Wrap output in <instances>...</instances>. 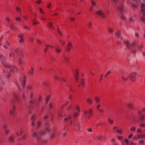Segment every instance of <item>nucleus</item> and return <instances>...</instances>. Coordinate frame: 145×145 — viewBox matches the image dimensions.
I'll return each instance as SVG.
<instances>
[{
	"label": "nucleus",
	"instance_id": "obj_1",
	"mask_svg": "<svg viewBox=\"0 0 145 145\" xmlns=\"http://www.w3.org/2000/svg\"><path fill=\"white\" fill-rule=\"evenodd\" d=\"M138 42L137 41H133L132 42L131 44H130L128 40H126L124 41V43L128 49L130 50L132 53L135 54L137 52L136 49V45L140 50H141V48L143 47V44L142 43L137 45Z\"/></svg>",
	"mask_w": 145,
	"mask_h": 145
},
{
	"label": "nucleus",
	"instance_id": "obj_2",
	"mask_svg": "<svg viewBox=\"0 0 145 145\" xmlns=\"http://www.w3.org/2000/svg\"><path fill=\"white\" fill-rule=\"evenodd\" d=\"M45 126V129L44 131L43 132L40 131L39 134L36 132L33 133L32 134L33 136L36 137L37 139H39L40 136L44 135V133L49 132L50 131L48 128V125L47 122H46Z\"/></svg>",
	"mask_w": 145,
	"mask_h": 145
},
{
	"label": "nucleus",
	"instance_id": "obj_3",
	"mask_svg": "<svg viewBox=\"0 0 145 145\" xmlns=\"http://www.w3.org/2000/svg\"><path fill=\"white\" fill-rule=\"evenodd\" d=\"M141 21L145 23V3H143L141 5V12L140 15Z\"/></svg>",
	"mask_w": 145,
	"mask_h": 145
},
{
	"label": "nucleus",
	"instance_id": "obj_4",
	"mask_svg": "<svg viewBox=\"0 0 145 145\" xmlns=\"http://www.w3.org/2000/svg\"><path fill=\"white\" fill-rule=\"evenodd\" d=\"M119 0H112L113 3H117L116 8L118 12H121L123 10V8L121 3L118 2Z\"/></svg>",
	"mask_w": 145,
	"mask_h": 145
},
{
	"label": "nucleus",
	"instance_id": "obj_5",
	"mask_svg": "<svg viewBox=\"0 0 145 145\" xmlns=\"http://www.w3.org/2000/svg\"><path fill=\"white\" fill-rule=\"evenodd\" d=\"M96 12L97 15L101 16L103 18L105 19L106 18L105 14L101 8H98Z\"/></svg>",
	"mask_w": 145,
	"mask_h": 145
},
{
	"label": "nucleus",
	"instance_id": "obj_6",
	"mask_svg": "<svg viewBox=\"0 0 145 145\" xmlns=\"http://www.w3.org/2000/svg\"><path fill=\"white\" fill-rule=\"evenodd\" d=\"M0 61L2 65L5 67H9L8 64L6 63L5 57L1 54H0Z\"/></svg>",
	"mask_w": 145,
	"mask_h": 145
},
{
	"label": "nucleus",
	"instance_id": "obj_7",
	"mask_svg": "<svg viewBox=\"0 0 145 145\" xmlns=\"http://www.w3.org/2000/svg\"><path fill=\"white\" fill-rule=\"evenodd\" d=\"M137 74V73L136 72H133L128 76V77L132 82H134L136 80L135 78Z\"/></svg>",
	"mask_w": 145,
	"mask_h": 145
},
{
	"label": "nucleus",
	"instance_id": "obj_8",
	"mask_svg": "<svg viewBox=\"0 0 145 145\" xmlns=\"http://www.w3.org/2000/svg\"><path fill=\"white\" fill-rule=\"evenodd\" d=\"M113 129L114 132L117 133L120 135H122L123 134V130L119 128L118 127H114L113 128Z\"/></svg>",
	"mask_w": 145,
	"mask_h": 145
},
{
	"label": "nucleus",
	"instance_id": "obj_9",
	"mask_svg": "<svg viewBox=\"0 0 145 145\" xmlns=\"http://www.w3.org/2000/svg\"><path fill=\"white\" fill-rule=\"evenodd\" d=\"M115 35L118 38V43L119 44L121 40L120 39V38L122 40V37H121L120 33V31H118L116 32L115 34Z\"/></svg>",
	"mask_w": 145,
	"mask_h": 145
},
{
	"label": "nucleus",
	"instance_id": "obj_10",
	"mask_svg": "<svg viewBox=\"0 0 145 145\" xmlns=\"http://www.w3.org/2000/svg\"><path fill=\"white\" fill-rule=\"evenodd\" d=\"M8 66L9 67L7 68H9L10 71L12 72H16L18 70V69L14 66H11L8 65Z\"/></svg>",
	"mask_w": 145,
	"mask_h": 145
},
{
	"label": "nucleus",
	"instance_id": "obj_11",
	"mask_svg": "<svg viewBox=\"0 0 145 145\" xmlns=\"http://www.w3.org/2000/svg\"><path fill=\"white\" fill-rule=\"evenodd\" d=\"M24 131L23 129H19L15 132V134L17 136H20L24 133Z\"/></svg>",
	"mask_w": 145,
	"mask_h": 145
},
{
	"label": "nucleus",
	"instance_id": "obj_12",
	"mask_svg": "<svg viewBox=\"0 0 145 145\" xmlns=\"http://www.w3.org/2000/svg\"><path fill=\"white\" fill-rule=\"evenodd\" d=\"M80 123L78 122H75L74 124V127L77 131H79L80 129Z\"/></svg>",
	"mask_w": 145,
	"mask_h": 145
},
{
	"label": "nucleus",
	"instance_id": "obj_13",
	"mask_svg": "<svg viewBox=\"0 0 145 145\" xmlns=\"http://www.w3.org/2000/svg\"><path fill=\"white\" fill-rule=\"evenodd\" d=\"M21 84L22 88H24L25 87V76H23L21 81Z\"/></svg>",
	"mask_w": 145,
	"mask_h": 145
},
{
	"label": "nucleus",
	"instance_id": "obj_14",
	"mask_svg": "<svg viewBox=\"0 0 145 145\" xmlns=\"http://www.w3.org/2000/svg\"><path fill=\"white\" fill-rule=\"evenodd\" d=\"M92 110L91 109H90L88 110V112H87L86 110H84V114L85 115H86L88 113L90 115L88 116V118H89L90 117V116L92 114Z\"/></svg>",
	"mask_w": 145,
	"mask_h": 145
},
{
	"label": "nucleus",
	"instance_id": "obj_15",
	"mask_svg": "<svg viewBox=\"0 0 145 145\" xmlns=\"http://www.w3.org/2000/svg\"><path fill=\"white\" fill-rule=\"evenodd\" d=\"M18 39H19V42L20 43H22L23 42L24 40L23 39V38L24 37V35L22 34H20L18 36Z\"/></svg>",
	"mask_w": 145,
	"mask_h": 145
},
{
	"label": "nucleus",
	"instance_id": "obj_16",
	"mask_svg": "<svg viewBox=\"0 0 145 145\" xmlns=\"http://www.w3.org/2000/svg\"><path fill=\"white\" fill-rule=\"evenodd\" d=\"M138 139H145V134L144 133L138 135Z\"/></svg>",
	"mask_w": 145,
	"mask_h": 145
},
{
	"label": "nucleus",
	"instance_id": "obj_17",
	"mask_svg": "<svg viewBox=\"0 0 145 145\" xmlns=\"http://www.w3.org/2000/svg\"><path fill=\"white\" fill-rule=\"evenodd\" d=\"M13 98L14 100L17 101L18 99V94L16 93H14L13 95Z\"/></svg>",
	"mask_w": 145,
	"mask_h": 145
},
{
	"label": "nucleus",
	"instance_id": "obj_18",
	"mask_svg": "<svg viewBox=\"0 0 145 145\" xmlns=\"http://www.w3.org/2000/svg\"><path fill=\"white\" fill-rule=\"evenodd\" d=\"M125 143L127 144V145H134L135 144L133 143L132 142L129 141L127 139H126L125 140Z\"/></svg>",
	"mask_w": 145,
	"mask_h": 145
},
{
	"label": "nucleus",
	"instance_id": "obj_19",
	"mask_svg": "<svg viewBox=\"0 0 145 145\" xmlns=\"http://www.w3.org/2000/svg\"><path fill=\"white\" fill-rule=\"evenodd\" d=\"M35 118V117L34 116H32L31 118V120L32 121L31 125L33 127L35 125V124L34 123V122L35 121V120H34Z\"/></svg>",
	"mask_w": 145,
	"mask_h": 145
},
{
	"label": "nucleus",
	"instance_id": "obj_20",
	"mask_svg": "<svg viewBox=\"0 0 145 145\" xmlns=\"http://www.w3.org/2000/svg\"><path fill=\"white\" fill-rule=\"evenodd\" d=\"M54 78L55 79V80H58L60 81H61V80H62L63 81L65 82V79L64 78H60L56 76H54Z\"/></svg>",
	"mask_w": 145,
	"mask_h": 145
},
{
	"label": "nucleus",
	"instance_id": "obj_21",
	"mask_svg": "<svg viewBox=\"0 0 145 145\" xmlns=\"http://www.w3.org/2000/svg\"><path fill=\"white\" fill-rule=\"evenodd\" d=\"M32 21L33 24V25H35L39 23V22L37 21L36 19L33 20Z\"/></svg>",
	"mask_w": 145,
	"mask_h": 145
},
{
	"label": "nucleus",
	"instance_id": "obj_22",
	"mask_svg": "<svg viewBox=\"0 0 145 145\" xmlns=\"http://www.w3.org/2000/svg\"><path fill=\"white\" fill-rule=\"evenodd\" d=\"M56 52L58 53H60L61 51V49L58 47H56L55 48Z\"/></svg>",
	"mask_w": 145,
	"mask_h": 145
},
{
	"label": "nucleus",
	"instance_id": "obj_23",
	"mask_svg": "<svg viewBox=\"0 0 145 145\" xmlns=\"http://www.w3.org/2000/svg\"><path fill=\"white\" fill-rule=\"evenodd\" d=\"M127 106L128 108L130 109H132L133 108V105L132 103H128L127 105Z\"/></svg>",
	"mask_w": 145,
	"mask_h": 145
},
{
	"label": "nucleus",
	"instance_id": "obj_24",
	"mask_svg": "<svg viewBox=\"0 0 145 145\" xmlns=\"http://www.w3.org/2000/svg\"><path fill=\"white\" fill-rule=\"evenodd\" d=\"M100 140L101 141H104L106 137L105 136H99Z\"/></svg>",
	"mask_w": 145,
	"mask_h": 145
},
{
	"label": "nucleus",
	"instance_id": "obj_25",
	"mask_svg": "<svg viewBox=\"0 0 145 145\" xmlns=\"http://www.w3.org/2000/svg\"><path fill=\"white\" fill-rule=\"evenodd\" d=\"M15 108L14 106L13 107V111H10L9 112V114L11 116H12L14 114V111L15 110Z\"/></svg>",
	"mask_w": 145,
	"mask_h": 145
},
{
	"label": "nucleus",
	"instance_id": "obj_26",
	"mask_svg": "<svg viewBox=\"0 0 145 145\" xmlns=\"http://www.w3.org/2000/svg\"><path fill=\"white\" fill-rule=\"evenodd\" d=\"M71 118V116L70 115H68L67 117L64 119V121H67L68 120Z\"/></svg>",
	"mask_w": 145,
	"mask_h": 145
},
{
	"label": "nucleus",
	"instance_id": "obj_27",
	"mask_svg": "<svg viewBox=\"0 0 145 145\" xmlns=\"http://www.w3.org/2000/svg\"><path fill=\"white\" fill-rule=\"evenodd\" d=\"M33 69L32 67H31V69L29 71V74L31 75H32L33 74Z\"/></svg>",
	"mask_w": 145,
	"mask_h": 145
},
{
	"label": "nucleus",
	"instance_id": "obj_28",
	"mask_svg": "<svg viewBox=\"0 0 145 145\" xmlns=\"http://www.w3.org/2000/svg\"><path fill=\"white\" fill-rule=\"evenodd\" d=\"M8 139H9V141L10 142H12L14 140V137L12 136H11L9 137Z\"/></svg>",
	"mask_w": 145,
	"mask_h": 145
},
{
	"label": "nucleus",
	"instance_id": "obj_29",
	"mask_svg": "<svg viewBox=\"0 0 145 145\" xmlns=\"http://www.w3.org/2000/svg\"><path fill=\"white\" fill-rule=\"evenodd\" d=\"M14 55V54L13 52L12 51H10L9 54V57H13Z\"/></svg>",
	"mask_w": 145,
	"mask_h": 145
},
{
	"label": "nucleus",
	"instance_id": "obj_30",
	"mask_svg": "<svg viewBox=\"0 0 145 145\" xmlns=\"http://www.w3.org/2000/svg\"><path fill=\"white\" fill-rule=\"evenodd\" d=\"M94 99L95 101H96V103H97L99 102L100 101V98L97 97H95Z\"/></svg>",
	"mask_w": 145,
	"mask_h": 145
},
{
	"label": "nucleus",
	"instance_id": "obj_31",
	"mask_svg": "<svg viewBox=\"0 0 145 145\" xmlns=\"http://www.w3.org/2000/svg\"><path fill=\"white\" fill-rule=\"evenodd\" d=\"M10 28L11 29L12 31H15L16 30V28L12 25H10Z\"/></svg>",
	"mask_w": 145,
	"mask_h": 145
},
{
	"label": "nucleus",
	"instance_id": "obj_32",
	"mask_svg": "<svg viewBox=\"0 0 145 145\" xmlns=\"http://www.w3.org/2000/svg\"><path fill=\"white\" fill-rule=\"evenodd\" d=\"M121 78L125 81H127L128 80L127 78L124 75H123L121 76Z\"/></svg>",
	"mask_w": 145,
	"mask_h": 145
},
{
	"label": "nucleus",
	"instance_id": "obj_33",
	"mask_svg": "<svg viewBox=\"0 0 145 145\" xmlns=\"http://www.w3.org/2000/svg\"><path fill=\"white\" fill-rule=\"evenodd\" d=\"M78 113L79 112H76L74 113L73 114V116L74 118H76L77 116L78 115Z\"/></svg>",
	"mask_w": 145,
	"mask_h": 145
},
{
	"label": "nucleus",
	"instance_id": "obj_34",
	"mask_svg": "<svg viewBox=\"0 0 145 145\" xmlns=\"http://www.w3.org/2000/svg\"><path fill=\"white\" fill-rule=\"evenodd\" d=\"M80 83L81 85L82 86H84V80L83 79H81L80 80Z\"/></svg>",
	"mask_w": 145,
	"mask_h": 145
},
{
	"label": "nucleus",
	"instance_id": "obj_35",
	"mask_svg": "<svg viewBox=\"0 0 145 145\" xmlns=\"http://www.w3.org/2000/svg\"><path fill=\"white\" fill-rule=\"evenodd\" d=\"M129 21L131 23H134V20L133 18L132 17H130L129 18Z\"/></svg>",
	"mask_w": 145,
	"mask_h": 145
},
{
	"label": "nucleus",
	"instance_id": "obj_36",
	"mask_svg": "<svg viewBox=\"0 0 145 145\" xmlns=\"http://www.w3.org/2000/svg\"><path fill=\"white\" fill-rule=\"evenodd\" d=\"M87 101L88 103L89 104H91L92 103V101L90 99H88L87 100Z\"/></svg>",
	"mask_w": 145,
	"mask_h": 145
},
{
	"label": "nucleus",
	"instance_id": "obj_37",
	"mask_svg": "<svg viewBox=\"0 0 145 145\" xmlns=\"http://www.w3.org/2000/svg\"><path fill=\"white\" fill-rule=\"evenodd\" d=\"M64 59L65 60V61H69V57L66 56H65L64 57Z\"/></svg>",
	"mask_w": 145,
	"mask_h": 145
},
{
	"label": "nucleus",
	"instance_id": "obj_38",
	"mask_svg": "<svg viewBox=\"0 0 145 145\" xmlns=\"http://www.w3.org/2000/svg\"><path fill=\"white\" fill-rule=\"evenodd\" d=\"M26 137H27V135L26 134L24 135L21 138L22 139V140H25L26 139Z\"/></svg>",
	"mask_w": 145,
	"mask_h": 145
},
{
	"label": "nucleus",
	"instance_id": "obj_39",
	"mask_svg": "<svg viewBox=\"0 0 145 145\" xmlns=\"http://www.w3.org/2000/svg\"><path fill=\"white\" fill-rule=\"evenodd\" d=\"M18 61L19 64L20 65H21L23 63V61H22V59L20 58H19Z\"/></svg>",
	"mask_w": 145,
	"mask_h": 145
},
{
	"label": "nucleus",
	"instance_id": "obj_40",
	"mask_svg": "<svg viewBox=\"0 0 145 145\" xmlns=\"http://www.w3.org/2000/svg\"><path fill=\"white\" fill-rule=\"evenodd\" d=\"M121 19L123 20H125L126 19V17L125 16L122 15L121 16Z\"/></svg>",
	"mask_w": 145,
	"mask_h": 145
},
{
	"label": "nucleus",
	"instance_id": "obj_41",
	"mask_svg": "<svg viewBox=\"0 0 145 145\" xmlns=\"http://www.w3.org/2000/svg\"><path fill=\"white\" fill-rule=\"evenodd\" d=\"M108 31L109 33H112V32L113 31V30L112 28H110V27L108 28Z\"/></svg>",
	"mask_w": 145,
	"mask_h": 145
},
{
	"label": "nucleus",
	"instance_id": "obj_42",
	"mask_svg": "<svg viewBox=\"0 0 145 145\" xmlns=\"http://www.w3.org/2000/svg\"><path fill=\"white\" fill-rule=\"evenodd\" d=\"M78 69H76L75 71V74L74 76H78Z\"/></svg>",
	"mask_w": 145,
	"mask_h": 145
},
{
	"label": "nucleus",
	"instance_id": "obj_43",
	"mask_svg": "<svg viewBox=\"0 0 145 145\" xmlns=\"http://www.w3.org/2000/svg\"><path fill=\"white\" fill-rule=\"evenodd\" d=\"M135 37L137 38H138L139 37V33L137 32H136L135 33Z\"/></svg>",
	"mask_w": 145,
	"mask_h": 145
},
{
	"label": "nucleus",
	"instance_id": "obj_44",
	"mask_svg": "<svg viewBox=\"0 0 145 145\" xmlns=\"http://www.w3.org/2000/svg\"><path fill=\"white\" fill-rule=\"evenodd\" d=\"M27 88L30 90H32L33 89V87L31 85H29L27 87Z\"/></svg>",
	"mask_w": 145,
	"mask_h": 145
},
{
	"label": "nucleus",
	"instance_id": "obj_45",
	"mask_svg": "<svg viewBox=\"0 0 145 145\" xmlns=\"http://www.w3.org/2000/svg\"><path fill=\"white\" fill-rule=\"evenodd\" d=\"M144 141L143 140H140L139 141V144L141 145L144 144Z\"/></svg>",
	"mask_w": 145,
	"mask_h": 145
},
{
	"label": "nucleus",
	"instance_id": "obj_46",
	"mask_svg": "<svg viewBox=\"0 0 145 145\" xmlns=\"http://www.w3.org/2000/svg\"><path fill=\"white\" fill-rule=\"evenodd\" d=\"M76 110L79 113L80 112V108L79 106H76Z\"/></svg>",
	"mask_w": 145,
	"mask_h": 145
},
{
	"label": "nucleus",
	"instance_id": "obj_47",
	"mask_svg": "<svg viewBox=\"0 0 145 145\" xmlns=\"http://www.w3.org/2000/svg\"><path fill=\"white\" fill-rule=\"evenodd\" d=\"M4 131L5 132V134L6 135H8L9 134V131L7 129L5 130Z\"/></svg>",
	"mask_w": 145,
	"mask_h": 145
},
{
	"label": "nucleus",
	"instance_id": "obj_48",
	"mask_svg": "<svg viewBox=\"0 0 145 145\" xmlns=\"http://www.w3.org/2000/svg\"><path fill=\"white\" fill-rule=\"evenodd\" d=\"M94 140H100V137L99 136H97L94 137Z\"/></svg>",
	"mask_w": 145,
	"mask_h": 145
},
{
	"label": "nucleus",
	"instance_id": "obj_49",
	"mask_svg": "<svg viewBox=\"0 0 145 145\" xmlns=\"http://www.w3.org/2000/svg\"><path fill=\"white\" fill-rule=\"evenodd\" d=\"M50 137L52 139H54L55 138V136L54 133H52L50 135Z\"/></svg>",
	"mask_w": 145,
	"mask_h": 145
},
{
	"label": "nucleus",
	"instance_id": "obj_50",
	"mask_svg": "<svg viewBox=\"0 0 145 145\" xmlns=\"http://www.w3.org/2000/svg\"><path fill=\"white\" fill-rule=\"evenodd\" d=\"M3 131L7 129V126L5 125H4L3 127Z\"/></svg>",
	"mask_w": 145,
	"mask_h": 145
},
{
	"label": "nucleus",
	"instance_id": "obj_51",
	"mask_svg": "<svg viewBox=\"0 0 145 145\" xmlns=\"http://www.w3.org/2000/svg\"><path fill=\"white\" fill-rule=\"evenodd\" d=\"M108 121L109 123L110 124H112L113 123V120H111L110 118L108 119Z\"/></svg>",
	"mask_w": 145,
	"mask_h": 145
},
{
	"label": "nucleus",
	"instance_id": "obj_52",
	"mask_svg": "<svg viewBox=\"0 0 145 145\" xmlns=\"http://www.w3.org/2000/svg\"><path fill=\"white\" fill-rule=\"evenodd\" d=\"M50 97V96H48V97H47L46 100V104H47L48 103V102L49 99Z\"/></svg>",
	"mask_w": 145,
	"mask_h": 145
},
{
	"label": "nucleus",
	"instance_id": "obj_53",
	"mask_svg": "<svg viewBox=\"0 0 145 145\" xmlns=\"http://www.w3.org/2000/svg\"><path fill=\"white\" fill-rule=\"evenodd\" d=\"M88 132L89 133H92L93 132L92 129L91 128H89L87 130Z\"/></svg>",
	"mask_w": 145,
	"mask_h": 145
},
{
	"label": "nucleus",
	"instance_id": "obj_54",
	"mask_svg": "<svg viewBox=\"0 0 145 145\" xmlns=\"http://www.w3.org/2000/svg\"><path fill=\"white\" fill-rule=\"evenodd\" d=\"M130 130L131 131H134L136 130V128L135 127H133L130 128Z\"/></svg>",
	"mask_w": 145,
	"mask_h": 145
},
{
	"label": "nucleus",
	"instance_id": "obj_55",
	"mask_svg": "<svg viewBox=\"0 0 145 145\" xmlns=\"http://www.w3.org/2000/svg\"><path fill=\"white\" fill-rule=\"evenodd\" d=\"M41 122L40 121H38L37 123V126L38 127H40L41 125Z\"/></svg>",
	"mask_w": 145,
	"mask_h": 145
},
{
	"label": "nucleus",
	"instance_id": "obj_56",
	"mask_svg": "<svg viewBox=\"0 0 145 145\" xmlns=\"http://www.w3.org/2000/svg\"><path fill=\"white\" fill-rule=\"evenodd\" d=\"M140 127L142 128L145 127V124L142 123L140 125Z\"/></svg>",
	"mask_w": 145,
	"mask_h": 145
},
{
	"label": "nucleus",
	"instance_id": "obj_57",
	"mask_svg": "<svg viewBox=\"0 0 145 145\" xmlns=\"http://www.w3.org/2000/svg\"><path fill=\"white\" fill-rule=\"evenodd\" d=\"M132 7L134 8H136L137 7V5L136 4H133L132 5Z\"/></svg>",
	"mask_w": 145,
	"mask_h": 145
},
{
	"label": "nucleus",
	"instance_id": "obj_58",
	"mask_svg": "<svg viewBox=\"0 0 145 145\" xmlns=\"http://www.w3.org/2000/svg\"><path fill=\"white\" fill-rule=\"evenodd\" d=\"M144 116L143 115H141L140 117V120H142L144 118Z\"/></svg>",
	"mask_w": 145,
	"mask_h": 145
},
{
	"label": "nucleus",
	"instance_id": "obj_59",
	"mask_svg": "<svg viewBox=\"0 0 145 145\" xmlns=\"http://www.w3.org/2000/svg\"><path fill=\"white\" fill-rule=\"evenodd\" d=\"M16 10L18 12H20L21 10V9L19 7H17L16 9Z\"/></svg>",
	"mask_w": 145,
	"mask_h": 145
},
{
	"label": "nucleus",
	"instance_id": "obj_60",
	"mask_svg": "<svg viewBox=\"0 0 145 145\" xmlns=\"http://www.w3.org/2000/svg\"><path fill=\"white\" fill-rule=\"evenodd\" d=\"M67 46L68 47H70L72 46V44L71 43H69L67 44Z\"/></svg>",
	"mask_w": 145,
	"mask_h": 145
},
{
	"label": "nucleus",
	"instance_id": "obj_61",
	"mask_svg": "<svg viewBox=\"0 0 145 145\" xmlns=\"http://www.w3.org/2000/svg\"><path fill=\"white\" fill-rule=\"evenodd\" d=\"M29 41L31 42H33L34 41V39L33 38L31 37H30L29 38Z\"/></svg>",
	"mask_w": 145,
	"mask_h": 145
},
{
	"label": "nucleus",
	"instance_id": "obj_62",
	"mask_svg": "<svg viewBox=\"0 0 145 145\" xmlns=\"http://www.w3.org/2000/svg\"><path fill=\"white\" fill-rule=\"evenodd\" d=\"M92 23L90 22H88V26L89 28H90L91 27V25Z\"/></svg>",
	"mask_w": 145,
	"mask_h": 145
},
{
	"label": "nucleus",
	"instance_id": "obj_63",
	"mask_svg": "<svg viewBox=\"0 0 145 145\" xmlns=\"http://www.w3.org/2000/svg\"><path fill=\"white\" fill-rule=\"evenodd\" d=\"M57 31L58 32V33H59V34L61 35H62V34L61 32L59 30V29L57 28Z\"/></svg>",
	"mask_w": 145,
	"mask_h": 145
},
{
	"label": "nucleus",
	"instance_id": "obj_64",
	"mask_svg": "<svg viewBox=\"0 0 145 145\" xmlns=\"http://www.w3.org/2000/svg\"><path fill=\"white\" fill-rule=\"evenodd\" d=\"M16 20L17 21H20L21 20V19L19 17H16Z\"/></svg>",
	"mask_w": 145,
	"mask_h": 145
}]
</instances>
